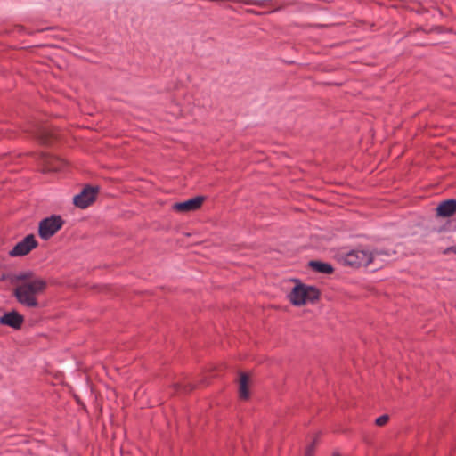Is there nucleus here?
I'll list each match as a JSON object with an SVG mask.
<instances>
[{
  "instance_id": "1",
  "label": "nucleus",
  "mask_w": 456,
  "mask_h": 456,
  "mask_svg": "<svg viewBox=\"0 0 456 456\" xmlns=\"http://www.w3.org/2000/svg\"><path fill=\"white\" fill-rule=\"evenodd\" d=\"M47 288L45 280H34L28 282H21L13 289V296L18 303L28 307L39 306L37 297L43 294Z\"/></svg>"
},
{
  "instance_id": "2",
  "label": "nucleus",
  "mask_w": 456,
  "mask_h": 456,
  "mask_svg": "<svg viewBox=\"0 0 456 456\" xmlns=\"http://www.w3.org/2000/svg\"><path fill=\"white\" fill-rule=\"evenodd\" d=\"M321 292L314 286H309L303 283L296 285L289 295L292 305L300 306L306 303H314L319 300Z\"/></svg>"
},
{
  "instance_id": "3",
  "label": "nucleus",
  "mask_w": 456,
  "mask_h": 456,
  "mask_svg": "<svg viewBox=\"0 0 456 456\" xmlns=\"http://www.w3.org/2000/svg\"><path fill=\"white\" fill-rule=\"evenodd\" d=\"M378 252L368 250L352 249L340 255V263L345 266L358 269L362 266H368L371 264Z\"/></svg>"
},
{
  "instance_id": "4",
  "label": "nucleus",
  "mask_w": 456,
  "mask_h": 456,
  "mask_svg": "<svg viewBox=\"0 0 456 456\" xmlns=\"http://www.w3.org/2000/svg\"><path fill=\"white\" fill-rule=\"evenodd\" d=\"M64 224L61 216L52 215L39 223L38 233L43 240L53 237Z\"/></svg>"
},
{
  "instance_id": "5",
  "label": "nucleus",
  "mask_w": 456,
  "mask_h": 456,
  "mask_svg": "<svg viewBox=\"0 0 456 456\" xmlns=\"http://www.w3.org/2000/svg\"><path fill=\"white\" fill-rule=\"evenodd\" d=\"M38 246V242L33 234L27 235L18 242L10 251L11 256H24Z\"/></svg>"
},
{
  "instance_id": "6",
  "label": "nucleus",
  "mask_w": 456,
  "mask_h": 456,
  "mask_svg": "<svg viewBox=\"0 0 456 456\" xmlns=\"http://www.w3.org/2000/svg\"><path fill=\"white\" fill-rule=\"evenodd\" d=\"M24 322V316L15 310L5 313L0 317V324L19 330Z\"/></svg>"
},
{
  "instance_id": "7",
  "label": "nucleus",
  "mask_w": 456,
  "mask_h": 456,
  "mask_svg": "<svg viewBox=\"0 0 456 456\" xmlns=\"http://www.w3.org/2000/svg\"><path fill=\"white\" fill-rule=\"evenodd\" d=\"M43 161V172L50 173V172H59L64 167L63 160L57 159L53 156L45 155L42 158Z\"/></svg>"
},
{
  "instance_id": "8",
  "label": "nucleus",
  "mask_w": 456,
  "mask_h": 456,
  "mask_svg": "<svg viewBox=\"0 0 456 456\" xmlns=\"http://www.w3.org/2000/svg\"><path fill=\"white\" fill-rule=\"evenodd\" d=\"M203 201H181L172 206V209L179 213H188L200 209Z\"/></svg>"
},
{
  "instance_id": "9",
  "label": "nucleus",
  "mask_w": 456,
  "mask_h": 456,
  "mask_svg": "<svg viewBox=\"0 0 456 456\" xmlns=\"http://www.w3.org/2000/svg\"><path fill=\"white\" fill-rule=\"evenodd\" d=\"M99 186L86 185L71 200H96L99 193Z\"/></svg>"
},
{
  "instance_id": "10",
  "label": "nucleus",
  "mask_w": 456,
  "mask_h": 456,
  "mask_svg": "<svg viewBox=\"0 0 456 456\" xmlns=\"http://www.w3.org/2000/svg\"><path fill=\"white\" fill-rule=\"evenodd\" d=\"M456 213V201H442L436 208V216L450 217Z\"/></svg>"
},
{
  "instance_id": "11",
  "label": "nucleus",
  "mask_w": 456,
  "mask_h": 456,
  "mask_svg": "<svg viewBox=\"0 0 456 456\" xmlns=\"http://www.w3.org/2000/svg\"><path fill=\"white\" fill-rule=\"evenodd\" d=\"M309 266L319 273L331 274L334 273L333 266L329 263L313 260L309 262Z\"/></svg>"
},
{
  "instance_id": "12",
  "label": "nucleus",
  "mask_w": 456,
  "mask_h": 456,
  "mask_svg": "<svg viewBox=\"0 0 456 456\" xmlns=\"http://www.w3.org/2000/svg\"><path fill=\"white\" fill-rule=\"evenodd\" d=\"M35 133L37 140L43 144H50L56 137L55 134L47 127H38Z\"/></svg>"
},
{
  "instance_id": "13",
  "label": "nucleus",
  "mask_w": 456,
  "mask_h": 456,
  "mask_svg": "<svg viewBox=\"0 0 456 456\" xmlns=\"http://www.w3.org/2000/svg\"><path fill=\"white\" fill-rule=\"evenodd\" d=\"M248 381V374L241 372L240 375L239 396L242 400H247L249 397Z\"/></svg>"
},
{
  "instance_id": "14",
  "label": "nucleus",
  "mask_w": 456,
  "mask_h": 456,
  "mask_svg": "<svg viewBox=\"0 0 456 456\" xmlns=\"http://www.w3.org/2000/svg\"><path fill=\"white\" fill-rule=\"evenodd\" d=\"M15 280L17 281L28 282V281H34V280H44V279L40 278V277H37L36 274L32 271H26V272H21V273H18L15 276Z\"/></svg>"
},
{
  "instance_id": "15",
  "label": "nucleus",
  "mask_w": 456,
  "mask_h": 456,
  "mask_svg": "<svg viewBox=\"0 0 456 456\" xmlns=\"http://www.w3.org/2000/svg\"><path fill=\"white\" fill-rule=\"evenodd\" d=\"M174 387L176 392H182L184 394H188L195 388V386L192 385L191 383H187V384L175 383V384H174Z\"/></svg>"
},
{
  "instance_id": "16",
  "label": "nucleus",
  "mask_w": 456,
  "mask_h": 456,
  "mask_svg": "<svg viewBox=\"0 0 456 456\" xmlns=\"http://www.w3.org/2000/svg\"><path fill=\"white\" fill-rule=\"evenodd\" d=\"M94 202V201H73V205L75 208L86 209L89 208Z\"/></svg>"
},
{
  "instance_id": "17",
  "label": "nucleus",
  "mask_w": 456,
  "mask_h": 456,
  "mask_svg": "<svg viewBox=\"0 0 456 456\" xmlns=\"http://www.w3.org/2000/svg\"><path fill=\"white\" fill-rule=\"evenodd\" d=\"M389 420V417L387 414L381 415L376 419L375 424L379 427L385 426Z\"/></svg>"
},
{
  "instance_id": "18",
  "label": "nucleus",
  "mask_w": 456,
  "mask_h": 456,
  "mask_svg": "<svg viewBox=\"0 0 456 456\" xmlns=\"http://www.w3.org/2000/svg\"><path fill=\"white\" fill-rule=\"evenodd\" d=\"M237 4H256V2L255 0H232Z\"/></svg>"
},
{
  "instance_id": "19",
  "label": "nucleus",
  "mask_w": 456,
  "mask_h": 456,
  "mask_svg": "<svg viewBox=\"0 0 456 456\" xmlns=\"http://www.w3.org/2000/svg\"><path fill=\"white\" fill-rule=\"evenodd\" d=\"M443 253H444V255H447V254H449V253H454V254H456V246H452V247H448V248H446L443 251Z\"/></svg>"
},
{
  "instance_id": "20",
  "label": "nucleus",
  "mask_w": 456,
  "mask_h": 456,
  "mask_svg": "<svg viewBox=\"0 0 456 456\" xmlns=\"http://www.w3.org/2000/svg\"><path fill=\"white\" fill-rule=\"evenodd\" d=\"M189 200H207V197L204 195H195V196L190 198Z\"/></svg>"
},
{
  "instance_id": "21",
  "label": "nucleus",
  "mask_w": 456,
  "mask_h": 456,
  "mask_svg": "<svg viewBox=\"0 0 456 456\" xmlns=\"http://www.w3.org/2000/svg\"><path fill=\"white\" fill-rule=\"evenodd\" d=\"M311 447H308L307 450H306V456H312L311 455Z\"/></svg>"
},
{
  "instance_id": "22",
  "label": "nucleus",
  "mask_w": 456,
  "mask_h": 456,
  "mask_svg": "<svg viewBox=\"0 0 456 456\" xmlns=\"http://www.w3.org/2000/svg\"><path fill=\"white\" fill-rule=\"evenodd\" d=\"M311 200H318V198H317V197H314V196H312V197H311Z\"/></svg>"
}]
</instances>
